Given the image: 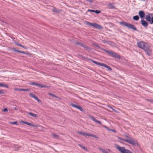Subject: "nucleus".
I'll use <instances>...</instances> for the list:
<instances>
[{"label": "nucleus", "mask_w": 153, "mask_h": 153, "mask_svg": "<svg viewBox=\"0 0 153 153\" xmlns=\"http://www.w3.org/2000/svg\"><path fill=\"white\" fill-rule=\"evenodd\" d=\"M126 137V139H124L121 137H117V138L120 140L119 141V142L121 143H122L121 141H124L134 146L138 145L137 142V141L130 137L127 136Z\"/></svg>", "instance_id": "nucleus-1"}, {"label": "nucleus", "mask_w": 153, "mask_h": 153, "mask_svg": "<svg viewBox=\"0 0 153 153\" xmlns=\"http://www.w3.org/2000/svg\"><path fill=\"white\" fill-rule=\"evenodd\" d=\"M115 146L117 149L122 153H133L130 150L126 149L124 147H120L117 145H115Z\"/></svg>", "instance_id": "nucleus-2"}, {"label": "nucleus", "mask_w": 153, "mask_h": 153, "mask_svg": "<svg viewBox=\"0 0 153 153\" xmlns=\"http://www.w3.org/2000/svg\"><path fill=\"white\" fill-rule=\"evenodd\" d=\"M120 24L123 25V26L128 27L129 28L135 30H137V29L133 25L128 23L127 22H121L120 23Z\"/></svg>", "instance_id": "nucleus-3"}, {"label": "nucleus", "mask_w": 153, "mask_h": 153, "mask_svg": "<svg viewBox=\"0 0 153 153\" xmlns=\"http://www.w3.org/2000/svg\"><path fill=\"white\" fill-rule=\"evenodd\" d=\"M137 45L139 48L143 50H144L148 45L147 43L142 41L138 42Z\"/></svg>", "instance_id": "nucleus-4"}, {"label": "nucleus", "mask_w": 153, "mask_h": 153, "mask_svg": "<svg viewBox=\"0 0 153 153\" xmlns=\"http://www.w3.org/2000/svg\"><path fill=\"white\" fill-rule=\"evenodd\" d=\"M92 62L97 65L105 67L107 68L110 71H111V68L109 66H108L105 64L102 63L97 62L95 61H92Z\"/></svg>", "instance_id": "nucleus-5"}, {"label": "nucleus", "mask_w": 153, "mask_h": 153, "mask_svg": "<svg viewBox=\"0 0 153 153\" xmlns=\"http://www.w3.org/2000/svg\"><path fill=\"white\" fill-rule=\"evenodd\" d=\"M152 16V14L148 13L147 15L145 16V19L147 21L150 22V23L152 24L153 23V17L151 18V16Z\"/></svg>", "instance_id": "nucleus-6"}, {"label": "nucleus", "mask_w": 153, "mask_h": 153, "mask_svg": "<svg viewBox=\"0 0 153 153\" xmlns=\"http://www.w3.org/2000/svg\"><path fill=\"white\" fill-rule=\"evenodd\" d=\"M149 56H151L152 53V50L150 46L148 45L144 50Z\"/></svg>", "instance_id": "nucleus-7"}, {"label": "nucleus", "mask_w": 153, "mask_h": 153, "mask_svg": "<svg viewBox=\"0 0 153 153\" xmlns=\"http://www.w3.org/2000/svg\"><path fill=\"white\" fill-rule=\"evenodd\" d=\"M108 53L114 57H116L118 58H120V56L119 55H117L116 53L112 51H110L109 52H108Z\"/></svg>", "instance_id": "nucleus-8"}, {"label": "nucleus", "mask_w": 153, "mask_h": 153, "mask_svg": "<svg viewBox=\"0 0 153 153\" xmlns=\"http://www.w3.org/2000/svg\"><path fill=\"white\" fill-rule=\"evenodd\" d=\"M71 105L73 106V107H74L75 108H76L78 109L80 111H83L84 110H83L82 108L80 106H79V105H75L74 104H71Z\"/></svg>", "instance_id": "nucleus-9"}, {"label": "nucleus", "mask_w": 153, "mask_h": 153, "mask_svg": "<svg viewBox=\"0 0 153 153\" xmlns=\"http://www.w3.org/2000/svg\"><path fill=\"white\" fill-rule=\"evenodd\" d=\"M141 24L144 27H147L148 25V24L147 22L145 20H144L143 19L141 20Z\"/></svg>", "instance_id": "nucleus-10"}, {"label": "nucleus", "mask_w": 153, "mask_h": 153, "mask_svg": "<svg viewBox=\"0 0 153 153\" xmlns=\"http://www.w3.org/2000/svg\"><path fill=\"white\" fill-rule=\"evenodd\" d=\"M139 14L140 17L142 19H143L145 16L144 12L143 11H140L139 12Z\"/></svg>", "instance_id": "nucleus-11"}, {"label": "nucleus", "mask_w": 153, "mask_h": 153, "mask_svg": "<svg viewBox=\"0 0 153 153\" xmlns=\"http://www.w3.org/2000/svg\"><path fill=\"white\" fill-rule=\"evenodd\" d=\"M14 90L15 91H28L29 90V89H23V88H14Z\"/></svg>", "instance_id": "nucleus-12"}, {"label": "nucleus", "mask_w": 153, "mask_h": 153, "mask_svg": "<svg viewBox=\"0 0 153 153\" xmlns=\"http://www.w3.org/2000/svg\"><path fill=\"white\" fill-rule=\"evenodd\" d=\"M24 124L29 125L30 126H32L33 127H39V126L38 125H34L31 123H28V122H26L25 121Z\"/></svg>", "instance_id": "nucleus-13"}, {"label": "nucleus", "mask_w": 153, "mask_h": 153, "mask_svg": "<svg viewBox=\"0 0 153 153\" xmlns=\"http://www.w3.org/2000/svg\"><path fill=\"white\" fill-rule=\"evenodd\" d=\"M24 124L29 125L30 126H32L33 127H39V126L38 125H34L31 123H28V122H26L25 121Z\"/></svg>", "instance_id": "nucleus-14"}, {"label": "nucleus", "mask_w": 153, "mask_h": 153, "mask_svg": "<svg viewBox=\"0 0 153 153\" xmlns=\"http://www.w3.org/2000/svg\"><path fill=\"white\" fill-rule=\"evenodd\" d=\"M94 27L96 28H97V29H102V26H101V25H98L96 23H95Z\"/></svg>", "instance_id": "nucleus-15"}, {"label": "nucleus", "mask_w": 153, "mask_h": 153, "mask_svg": "<svg viewBox=\"0 0 153 153\" xmlns=\"http://www.w3.org/2000/svg\"><path fill=\"white\" fill-rule=\"evenodd\" d=\"M27 114H28L30 115L32 117H35L36 118L38 117V115L36 114H33L32 113L28 112Z\"/></svg>", "instance_id": "nucleus-16"}, {"label": "nucleus", "mask_w": 153, "mask_h": 153, "mask_svg": "<svg viewBox=\"0 0 153 153\" xmlns=\"http://www.w3.org/2000/svg\"><path fill=\"white\" fill-rule=\"evenodd\" d=\"M0 86L3 87L7 88L8 87L7 85L6 84H4L3 83H0Z\"/></svg>", "instance_id": "nucleus-17"}, {"label": "nucleus", "mask_w": 153, "mask_h": 153, "mask_svg": "<svg viewBox=\"0 0 153 153\" xmlns=\"http://www.w3.org/2000/svg\"><path fill=\"white\" fill-rule=\"evenodd\" d=\"M36 86L39 87L41 88H45L47 87L46 85H44L42 84H37L36 85Z\"/></svg>", "instance_id": "nucleus-18"}, {"label": "nucleus", "mask_w": 153, "mask_h": 153, "mask_svg": "<svg viewBox=\"0 0 153 153\" xmlns=\"http://www.w3.org/2000/svg\"><path fill=\"white\" fill-rule=\"evenodd\" d=\"M78 146L82 148L84 150L86 151H87V148L86 147L83 146L82 145L80 144H78Z\"/></svg>", "instance_id": "nucleus-19"}, {"label": "nucleus", "mask_w": 153, "mask_h": 153, "mask_svg": "<svg viewBox=\"0 0 153 153\" xmlns=\"http://www.w3.org/2000/svg\"><path fill=\"white\" fill-rule=\"evenodd\" d=\"M133 19L136 21L138 20L139 19V17L138 16H135L133 17Z\"/></svg>", "instance_id": "nucleus-20"}, {"label": "nucleus", "mask_w": 153, "mask_h": 153, "mask_svg": "<svg viewBox=\"0 0 153 153\" xmlns=\"http://www.w3.org/2000/svg\"><path fill=\"white\" fill-rule=\"evenodd\" d=\"M99 149L103 153H108L106 151H105V150L103 149H102V148H99Z\"/></svg>", "instance_id": "nucleus-21"}, {"label": "nucleus", "mask_w": 153, "mask_h": 153, "mask_svg": "<svg viewBox=\"0 0 153 153\" xmlns=\"http://www.w3.org/2000/svg\"><path fill=\"white\" fill-rule=\"evenodd\" d=\"M30 95L31 97L34 98L35 99H36V98L37 97L35 95H34L33 94L31 93H30Z\"/></svg>", "instance_id": "nucleus-22"}, {"label": "nucleus", "mask_w": 153, "mask_h": 153, "mask_svg": "<svg viewBox=\"0 0 153 153\" xmlns=\"http://www.w3.org/2000/svg\"><path fill=\"white\" fill-rule=\"evenodd\" d=\"M90 118L94 121L95 122L97 123V120H96L95 119L94 117H93L92 116H90Z\"/></svg>", "instance_id": "nucleus-23"}, {"label": "nucleus", "mask_w": 153, "mask_h": 153, "mask_svg": "<svg viewBox=\"0 0 153 153\" xmlns=\"http://www.w3.org/2000/svg\"><path fill=\"white\" fill-rule=\"evenodd\" d=\"M54 12H56V13H58L59 12V10H57L56 8H53V9L52 10Z\"/></svg>", "instance_id": "nucleus-24"}, {"label": "nucleus", "mask_w": 153, "mask_h": 153, "mask_svg": "<svg viewBox=\"0 0 153 153\" xmlns=\"http://www.w3.org/2000/svg\"><path fill=\"white\" fill-rule=\"evenodd\" d=\"M36 98V99H35V100H36L38 102L40 103H42L41 101L37 97Z\"/></svg>", "instance_id": "nucleus-25"}, {"label": "nucleus", "mask_w": 153, "mask_h": 153, "mask_svg": "<svg viewBox=\"0 0 153 153\" xmlns=\"http://www.w3.org/2000/svg\"><path fill=\"white\" fill-rule=\"evenodd\" d=\"M52 135L53 137L56 138H57L58 137V136L57 135H56L54 134H52Z\"/></svg>", "instance_id": "nucleus-26"}, {"label": "nucleus", "mask_w": 153, "mask_h": 153, "mask_svg": "<svg viewBox=\"0 0 153 153\" xmlns=\"http://www.w3.org/2000/svg\"><path fill=\"white\" fill-rule=\"evenodd\" d=\"M77 132L79 134H81V135H84V136H85V133L82 132Z\"/></svg>", "instance_id": "nucleus-27"}, {"label": "nucleus", "mask_w": 153, "mask_h": 153, "mask_svg": "<svg viewBox=\"0 0 153 153\" xmlns=\"http://www.w3.org/2000/svg\"><path fill=\"white\" fill-rule=\"evenodd\" d=\"M48 94L49 95H50V96H52V97H56V98H57V97L55 95H54L53 94H52L51 93H48Z\"/></svg>", "instance_id": "nucleus-28"}, {"label": "nucleus", "mask_w": 153, "mask_h": 153, "mask_svg": "<svg viewBox=\"0 0 153 153\" xmlns=\"http://www.w3.org/2000/svg\"><path fill=\"white\" fill-rule=\"evenodd\" d=\"M101 11H100V10H94V12L95 13H97V14H98V13H100V12H101Z\"/></svg>", "instance_id": "nucleus-29"}, {"label": "nucleus", "mask_w": 153, "mask_h": 153, "mask_svg": "<svg viewBox=\"0 0 153 153\" xmlns=\"http://www.w3.org/2000/svg\"><path fill=\"white\" fill-rule=\"evenodd\" d=\"M91 137H94L96 138H98V137L96 135H94L93 134H91Z\"/></svg>", "instance_id": "nucleus-30"}, {"label": "nucleus", "mask_w": 153, "mask_h": 153, "mask_svg": "<svg viewBox=\"0 0 153 153\" xmlns=\"http://www.w3.org/2000/svg\"><path fill=\"white\" fill-rule=\"evenodd\" d=\"M91 134H88V133H85V136H91Z\"/></svg>", "instance_id": "nucleus-31"}, {"label": "nucleus", "mask_w": 153, "mask_h": 153, "mask_svg": "<svg viewBox=\"0 0 153 153\" xmlns=\"http://www.w3.org/2000/svg\"><path fill=\"white\" fill-rule=\"evenodd\" d=\"M17 122H10V124H17Z\"/></svg>", "instance_id": "nucleus-32"}, {"label": "nucleus", "mask_w": 153, "mask_h": 153, "mask_svg": "<svg viewBox=\"0 0 153 153\" xmlns=\"http://www.w3.org/2000/svg\"><path fill=\"white\" fill-rule=\"evenodd\" d=\"M37 83H35L32 82V83H30V84L31 85H35L36 86V85H37Z\"/></svg>", "instance_id": "nucleus-33"}, {"label": "nucleus", "mask_w": 153, "mask_h": 153, "mask_svg": "<svg viewBox=\"0 0 153 153\" xmlns=\"http://www.w3.org/2000/svg\"><path fill=\"white\" fill-rule=\"evenodd\" d=\"M3 111L4 112H7L8 111V109L7 108H5L3 110Z\"/></svg>", "instance_id": "nucleus-34"}, {"label": "nucleus", "mask_w": 153, "mask_h": 153, "mask_svg": "<svg viewBox=\"0 0 153 153\" xmlns=\"http://www.w3.org/2000/svg\"><path fill=\"white\" fill-rule=\"evenodd\" d=\"M17 52L20 53H24V54L25 53L23 51H17Z\"/></svg>", "instance_id": "nucleus-35"}, {"label": "nucleus", "mask_w": 153, "mask_h": 153, "mask_svg": "<svg viewBox=\"0 0 153 153\" xmlns=\"http://www.w3.org/2000/svg\"><path fill=\"white\" fill-rule=\"evenodd\" d=\"M4 91L3 90H0V94H4Z\"/></svg>", "instance_id": "nucleus-36"}, {"label": "nucleus", "mask_w": 153, "mask_h": 153, "mask_svg": "<svg viewBox=\"0 0 153 153\" xmlns=\"http://www.w3.org/2000/svg\"><path fill=\"white\" fill-rule=\"evenodd\" d=\"M15 44H16V45H18V46H20V47L22 46V45H21V44H19V43H17V42L16 43H15Z\"/></svg>", "instance_id": "nucleus-37"}, {"label": "nucleus", "mask_w": 153, "mask_h": 153, "mask_svg": "<svg viewBox=\"0 0 153 153\" xmlns=\"http://www.w3.org/2000/svg\"><path fill=\"white\" fill-rule=\"evenodd\" d=\"M88 11L90 12H94V10H88Z\"/></svg>", "instance_id": "nucleus-38"}, {"label": "nucleus", "mask_w": 153, "mask_h": 153, "mask_svg": "<svg viewBox=\"0 0 153 153\" xmlns=\"http://www.w3.org/2000/svg\"><path fill=\"white\" fill-rule=\"evenodd\" d=\"M103 126V127H104V128H105L106 129H107V130H110V129H109L107 127H106V126Z\"/></svg>", "instance_id": "nucleus-39"}, {"label": "nucleus", "mask_w": 153, "mask_h": 153, "mask_svg": "<svg viewBox=\"0 0 153 153\" xmlns=\"http://www.w3.org/2000/svg\"><path fill=\"white\" fill-rule=\"evenodd\" d=\"M85 23L86 25H89L90 22H88L86 21L85 22Z\"/></svg>", "instance_id": "nucleus-40"}, {"label": "nucleus", "mask_w": 153, "mask_h": 153, "mask_svg": "<svg viewBox=\"0 0 153 153\" xmlns=\"http://www.w3.org/2000/svg\"><path fill=\"white\" fill-rule=\"evenodd\" d=\"M85 23L86 25H89L90 22H88L86 21L85 22Z\"/></svg>", "instance_id": "nucleus-41"}, {"label": "nucleus", "mask_w": 153, "mask_h": 153, "mask_svg": "<svg viewBox=\"0 0 153 153\" xmlns=\"http://www.w3.org/2000/svg\"><path fill=\"white\" fill-rule=\"evenodd\" d=\"M95 24V23H92V25H91V26H92L93 27H94Z\"/></svg>", "instance_id": "nucleus-42"}, {"label": "nucleus", "mask_w": 153, "mask_h": 153, "mask_svg": "<svg viewBox=\"0 0 153 153\" xmlns=\"http://www.w3.org/2000/svg\"><path fill=\"white\" fill-rule=\"evenodd\" d=\"M97 123H99L100 124H101V123L100 122V121H99L98 120H97Z\"/></svg>", "instance_id": "nucleus-43"}, {"label": "nucleus", "mask_w": 153, "mask_h": 153, "mask_svg": "<svg viewBox=\"0 0 153 153\" xmlns=\"http://www.w3.org/2000/svg\"><path fill=\"white\" fill-rule=\"evenodd\" d=\"M25 121H21L20 122V123H25Z\"/></svg>", "instance_id": "nucleus-44"}, {"label": "nucleus", "mask_w": 153, "mask_h": 153, "mask_svg": "<svg viewBox=\"0 0 153 153\" xmlns=\"http://www.w3.org/2000/svg\"><path fill=\"white\" fill-rule=\"evenodd\" d=\"M111 130L113 132H116V131L115 130Z\"/></svg>", "instance_id": "nucleus-45"}, {"label": "nucleus", "mask_w": 153, "mask_h": 153, "mask_svg": "<svg viewBox=\"0 0 153 153\" xmlns=\"http://www.w3.org/2000/svg\"><path fill=\"white\" fill-rule=\"evenodd\" d=\"M108 108H111V109H112V108H113L112 107H111V106H108Z\"/></svg>", "instance_id": "nucleus-46"}, {"label": "nucleus", "mask_w": 153, "mask_h": 153, "mask_svg": "<svg viewBox=\"0 0 153 153\" xmlns=\"http://www.w3.org/2000/svg\"><path fill=\"white\" fill-rule=\"evenodd\" d=\"M14 109H15L16 110H18V108L16 107H15L14 108Z\"/></svg>", "instance_id": "nucleus-47"}, {"label": "nucleus", "mask_w": 153, "mask_h": 153, "mask_svg": "<svg viewBox=\"0 0 153 153\" xmlns=\"http://www.w3.org/2000/svg\"><path fill=\"white\" fill-rule=\"evenodd\" d=\"M92 23L90 22V23L89 24V25L90 26H91V25H92Z\"/></svg>", "instance_id": "nucleus-48"}, {"label": "nucleus", "mask_w": 153, "mask_h": 153, "mask_svg": "<svg viewBox=\"0 0 153 153\" xmlns=\"http://www.w3.org/2000/svg\"><path fill=\"white\" fill-rule=\"evenodd\" d=\"M21 47H22V48H26L25 47H24V46L22 45V46H21Z\"/></svg>", "instance_id": "nucleus-49"}, {"label": "nucleus", "mask_w": 153, "mask_h": 153, "mask_svg": "<svg viewBox=\"0 0 153 153\" xmlns=\"http://www.w3.org/2000/svg\"><path fill=\"white\" fill-rule=\"evenodd\" d=\"M87 1L90 2H91L92 1L90 0H86Z\"/></svg>", "instance_id": "nucleus-50"}, {"label": "nucleus", "mask_w": 153, "mask_h": 153, "mask_svg": "<svg viewBox=\"0 0 153 153\" xmlns=\"http://www.w3.org/2000/svg\"><path fill=\"white\" fill-rule=\"evenodd\" d=\"M112 110H113V111H114L115 112H116V111L113 108L112 109Z\"/></svg>", "instance_id": "nucleus-51"}, {"label": "nucleus", "mask_w": 153, "mask_h": 153, "mask_svg": "<svg viewBox=\"0 0 153 153\" xmlns=\"http://www.w3.org/2000/svg\"><path fill=\"white\" fill-rule=\"evenodd\" d=\"M105 51V52H107L108 53V52L110 51H108V50Z\"/></svg>", "instance_id": "nucleus-52"}, {"label": "nucleus", "mask_w": 153, "mask_h": 153, "mask_svg": "<svg viewBox=\"0 0 153 153\" xmlns=\"http://www.w3.org/2000/svg\"><path fill=\"white\" fill-rule=\"evenodd\" d=\"M150 102H153V100H150Z\"/></svg>", "instance_id": "nucleus-53"}, {"label": "nucleus", "mask_w": 153, "mask_h": 153, "mask_svg": "<svg viewBox=\"0 0 153 153\" xmlns=\"http://www.w3.org/2000/svg\"><path fill=\"white\" fill-rule=\"evenodd\" d=\"M14 50H15V51H18L16 49V48H14Z\"/></svg>", "instance_id": "nucleus-54"}, {"label": "nucleus", "mask_w": 153, "mask_h": 153, "mask_svg": "<svg viewBox=\"0 0 153 153\" xmlns=\"http://www.w3.org/2000/svg\"><path fill=\"white\" fill-rule=\"evenodd\" d=\"M110 43H111L110 44H113V43H112V42H110Z\"/></svg>", "instance_id": "nucleus-55"}]
</instances>
